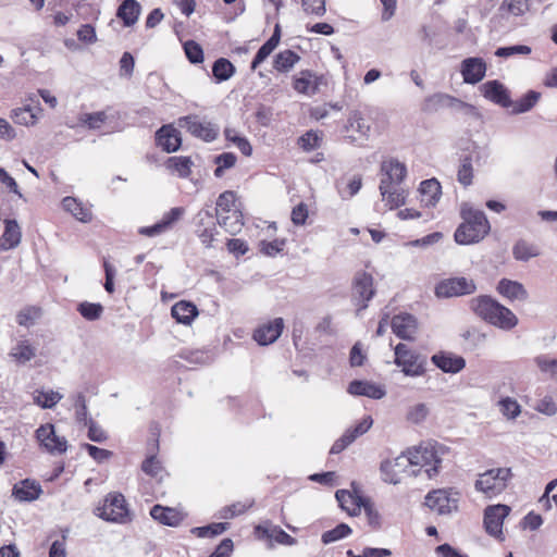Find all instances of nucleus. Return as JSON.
<instances>
[{
  "label": "nucleus",
  "instance_id": "f03ea898",
  "mask_svg": "<svg viewBox=\"0 0 557 557\" xmlns=\"http://www.w3.org/2000/svg\"><path fill=\"white\" fill-rule=\"evenodd\" d=\"M460 215L463 222L454 235L457 244H475L488 234L491 226L483 211L473 208L469 202H463L460 206Z\"/></svg>",
  "mask_w": 557,
  "mask_h": 557
},
{
  "label": "nucleus",
  "instance_id": "13d9d810",
  "mask_svg": "<svg viewBox=\"0 0 557 557\" xmlns=\"http://www.w3.org/2000/svg\"><path fill=\"white\" fill-rule=\"evenodd\" d=\"M429 412V408L425 404H416L409 408L407 420L411 423L419 424L428 418Z\"/></svg>",
  "mask_w": 557,
  "mask_h": 557
},
{
  "label": "nucleus",
  "instance_id": "58836bf2",
  "mask_svg": "<svg viewBox=\"0 0 557 557\" xmlns=\"http://www.w3.org/2000/svg\"><path fill=\"white\" fill-rule=\"evenodd\" d=\"M498 11L502 17L521 16L529 11V1L503 0Z\"/></svg>",
  "mask_w": 557,
  "mask_h": 557
},
{
  "label": "nucleus",
  "instance_id": "f8f14e48",
  "mask_svg": "<svg viewBox=\"0 0 557 557\" xmlns=\"http://www.w3.org/2000/svg\"><path fill=\"white\" fill-rule=\"evenodd\" d=\"M375 289L373 286V277L367 272H359L354 278V300L359 307L358 311L364 310L369 301L373 298Z\"/></svg>",
  "mask_w": 557,
  "mask_h": 557
},
{
  "label": "nucleus",
  "instance_id": "cd10ccee",
  "mask_svg": "<svg viewBox=\"0 0 557 557\" xmlns=\"http://www.w3.org/2000/svg\"><path fill=\"white\" fill-rule=\"evenodd\" d=\"M497 292L504 296L505 298L513 301L520 300L524 301L528 299L529 294L525 287L517 281H511L508 278H503L498 282Z\"/></svg>",
  "mask_w": 557,
  "mask_h": 557
},
{
  "label": "nucleus",
  "instance_id": "412c9836",
  "mask_svg": "<svg viewBox=\"0 0 557 557\" xmlns=\"http://www.w3.org/2000/svg\"><path fill=\"white\" fill-rule=\"evenodd\" d=\"M150 516L159 523L173 528L178 527L186 517L183 511L176 508L161 505H154L150 510Z\"/></svg>",
  "mask_w": 557,
  "mask_h": 557
},
{
  "label": "nucleus",
  "instance_id": "8fccbe9b",
  "mask_svg": "<svg viewBox=\"0 0 557 557\" xmlns=\"http://www.w3.org/2000/svg\"><path fill=\"white\" fill-rule=\"evenodd\" d=\"M351 533V529L346 523H341L334 529L326 531L322 534V542L324 544H331L338 540L348 536Z\"/></svg>",
  "mask_w": 557,
  "mask_h": 557
},
{
  "label": "nucleus",
  "instance_id": "7ed1b4c3",
  "mask_svg": "<svg viewBox=\"0 0 557 557\" xmlns=\"http://www.w3.org/2000/svg\"><path fill=\"white\" fill-rule=\"evenodd\" d=\"M444 454L445 448L436 443H422L409 449L406 456L409 467H419L418 470H412L411 474L424 473L428 479L435 478L440 473Z\"/></svg>",
  "mask_w": 557,
  "mask_h": 557
},
{
  "label": "nucleus",
  "instance_id": "b1692460",
  "mask_svg": "<svg viewBox=\"0 0 557 557\" xmlns=\"http://www.w3.org/2000/svg\"><path fill=\"white\" fill-rule=\"evenodd\" d=\"M467 103L447 94H434L424 100L423 110L428 112L437 111L444 108H466Z\"/></svg>",
  "mask_w": 557,
  "mask_h": 557
},
{
  "label": "nucleus",
  "instance_id": "79ce46f5",
  "mask_svg": "<svg viewBox=\"0 0 557 557\" xmlns=\"http://www.w3.org/2000/svg\"><path fill=\"white\" fill-rule=\"evenodd\" d=\"M541 94L534 90L528 91L523 97L516 101H511L513 114H520L530 111L540 100Z\"/></svg>",
  "mask_w": 557,
  "mask_h": 557
},
{
  "label": "nucleus",
  "instance_id": "e2e57ef3",
  "mask_svg": "<svg viewBox=\"0 0 557 557\" xmlns=\"http://www.w3.org/2000/svg\"><path fill=\"white\" fill-rule=\"evenodd\" d=\"M363 509L368 519V523L373 529H379L382 525V517L380 512L374 508L373 504L367 499L363 504Z\"/></svg>",
  "mask_w": 557,
  "mask_h": 557
},
{
  "label": "nucleus",
  "instance_id": "2f4dec72",
  "mask_svg": "<svg viewBox=\"0 0 557 557\" xmlns=\"http://www.w3.org/2000/svg\"><path fill=\"white\" fill-rule=\"evenodd\" d=\"M421 201L426 207H434L442 195V187L436 178L425 180L420 184Z\"/></svg>",
  "mask_w": 557,
  "mask_h": 557
},
{
  "label": "nucleus",
  "instance_id": "864d4df0",
  "mask_svg": "<svg viewBox=\"0 0 557 557\" xmlns=\"http://www.w3.org/2000/svg\"><path fill=\"white\" fill-rule=\"evenodd\" d=\"M74 407H75V416L76 420L79 423H84L87 425L89 420H91L88 416L86 398L83 393H78L74 396Z\"/></svg>",
  "mask_w": 557,
  "mask_h": 557
},
{
  "label": "nucleus",
  "instance_id": "6ab92c4d",
  "mask_svg": "<svg viewBox=\"0 0 557 557\" xmlns=\"http://www.w3.org/2000/svg\"><path fill=\"white\" fill-rule=\"evenodd\" d=\"M482 95L490 101L504 108L511 106V100L506 87L498 81H488L480 87Z\"/></svg>",
  "mask_w": 557,
  "mask_h": 557
},
{
  "label": "nucleus",
  "instance_id": "1a4fd4ad",
  "mask_svg": "<svg viewBox=\"0 0 557 557\" xmlns=\"http://www.w3.org/2000/svg\"><path fill=\"white\" fill-rule=\"evenodd\" d=\"M178 126L186 128L193 136L206 141L214 140L219 133V128L215 125L200 120L197 115L180 117Z\"/></svg>",
  "mask_w": 557,
  "mask_h": 557
},
{
  "label": "nucleus",
  "instance_id": "0eeeda50",
  "mask_svg": "<svg viewBox=\"0 0 557 557\" xmlns=\"http://www.w3.org/2000/svg\"><path fill=\"white\" fill-rule=\"evenodd\" d=\"M460 493L454 488H438L429 492L425 505L438 515H448L458 509Z\"/></svg>",
  "mask_w": 557,
  "mask_h": 557
},
{
  "label": "nucleus",
  "instance_id": "393cba45",
  "mask_svg": "<svg viewBox=\"0 0 557 557\" xmlns=\"http://www.w3.org/2000/svg\"><path fill=\"white\" fill-rule=\"evenodd\" d=\"M432 362L446 373H458L466 367V360L453 354L440 352L431 358Z\"/></svg>",
  "mask_w": 557,
  "mask_h": 557
},
{
  "label": "nucleus",
  "instance_id": "bb28decb",
  "mask_svg": "<svg viewBox=\"0 0 557 557\" xmlns=\"http://www.w3.org/2000/svg\"><path fill=\"white\" fill-rule=\"evenodd\" d=\"M347 132H351L354 134L348 137L351 141H357L359 139L366 140L370 135V124L364 120L360 112H352L348 117V124L346 126Z\"/></svg>",
  "mask_w": 557,
  "mask_h": 557
},
{
  "label": "nucleus",
  "instance_id": "c85d7f7f",
  "mask_svg": "<svg viewBox=\"0 0 557 557\" xmlns=\"http://www.w3.org/2000/svg\"><path fill=\"white\" fill-rule=\"evenodd\" d=\"M335 496L341 508L350 516L359 515L363 504L367 502V499H363L347 490H338Z\"/></svg>",
  "mask_w": 557,
  "mask_h": 557
},
{
  "label": "nucleus",
  "instance_id": "4be33fe9",
  "mask_svg": "<svg viewBox=\"0 0 557 557\" xmlns=\"http://www.w3.org/2000/svg\"><path fill=\"white\" fill-rule=\"evenodd\" d=\"M157 145L166 152L178 150L182 144L180 132L172 125H163L156 133Z\"/></svg>",
  "mask_w": 557,
  "mask_h": 557
},
{
  "label": "nucleus",
  "instance_id": "f3484780",
  "mask_svg": "<svg viewBox=\"0 0 557 557\" xmlns=\"http://www.w3.org/2000/svg\"><path fill=\"white\" fill-rule=\"evenodd\" d=\"M391 326L396 336L406 341L413 339L418 331L417 320L409 313L395 315L392 319Z\"/></svg>",
  "mask_w": 557,
  "mask_h": 557
},
{
  "label": "nucleus",
  "instance_id": "bf43d9fd",
  "mask_svg": "<svg viewBox=\"0 0 557 557\" xmlns=\"http://www.w3.org/2000/svg\"><path fill=\"white\" fill-rule=\"evenodd\" d=\"M215 163L218 166L214 170V175L216 177H221L225 169H230L235 165L236 156L231 152H224L215 158Z\"/></svg>",
  "mask_w": 557,
  "mask_h": 557
},
{
  "label": "nucleus",
  "instance_id": "a18cd8bd",
  "mask_svg": "<svg viewBox=\"0 0 557 557\" xmlns=\"http://www.w3.org/2000/svg\"><path fill=\"white\" fill-rule=\"evenodd\" d=\"M224 135L227 141L233 143L240 152L249 157L252 152V147L246 137L240 136L234 128H225Z\"/></svg>",
  "mask_w": 557,
  "mask_h": 557
},
{
  "label": "nucleus",
  "instance_id": "c756f323",
  "mask_svg": "<svg viewBox=\"0 0 557 557\" xmlns=\"http://www.w3.org/2000/svg\"><path fill=\"white\" fill-rule=\"evenodd\" d=\"M171 314L176 320V322L190 325L191 322L198 317L199 311L196 305L193 302L181 300L172 306Z\"/></svg>",
  "mask_w": 557,
  "mask_h": 557
},
{
  "label": "nucleus",
  "instance_id": "5701e85b",
  "mask_svg": "<svg viewBox=\"0 0 557 557\" xmlns=\"http://www.w3.org/2000/svg\"><path fill=\"white\" fill-rule=\"evenodd\" d=\"M347 392L354 396H366L372 399H381L386 395L384 386L359 380L350 382Z\"/></svg>",
  "mask_w": 557,
  "mask_h": 557
},
{
  "label": "nucleus",
  "instance_id": "ddd939ff",
  "mask_svg": "<svg viewBox=\"0 0 557 557\" xmlns=\"http://www.w3.org/2000/svg\"><path fill=\"white\" fill-rule=\"evenodd\" d=\"M326 85L323 75H318L310 70H302L294 77L293 88L295 91L306 96H313L320 91V87Z\"/></svg>",
  "mask_w": 557,
  "mask_h": 557
},
{
  "label": "nucleus",
  "instance_id": "69168bd1",
  "mask_svg": "<svg viewBox=\"0 0 557 557\" xmlns=\"http://www.w3.org/2000/svg\"><path fill=\"white\" fill-rule=\"evenodd\" d=\"M320 140H321V138L319 137V135L317 133L307 132L299 138L298 143H299V146L304 150L310 151L320 146Z\"/></svg>",
  "mask_w": 557,
  "mask_h": 557
},
{
  "label": "nucleus",
  "instance_id": "2eb2a0df",
  "mask_svg": "<svg viewBox=\"0 0 557 557\" xmlns=\"http://www.w3.org/2000/svg\"><path fill=\"white\" fill-rule=\"evenodd\" d=\"M408 459L406 456H398L394 459L382 461L380 471L382 480L389 484H399L401 481V473L407 471Z\"/></svg>",
  "mask_w": 557,
  "mask_h": 557
},
{
  "label": "nucleus",
  "instance_id": "dca6fc26",
  "mask_svg": "<svg viewBox=\"0 0 557 557\" xmlns=\"http://www.w3.org/2000/svg\"><path fill=\"white\" fill-rule=\"evenodd\" d=\"M36 435L38 441L48 451L62 454L66 450L65 438L55 434L54 426L52 424L41 425L36 431Z\"/></svg>",
  "mask_w": 557,
  "mask_h": 557
},
{
  "label": "nucleus",
  "instance_id": "39448f33",
  "mask_svg": "<svg viewBox=\"0 0 557 557\" xmlns=\"http://www.w3.org/2000/svg\"><path fill=\"white\" fill-rule=\"evenodd\" d=\"M512 478L510 468H493L479 474L474 488L486 498H494L502 494Z\"/></svg>",
  "mask_w": 557,
  "mask_h": 557
},
{
  "label": "nucleus",
  "instance_id": "4d7b16f0",
  "mask_svg": "<svg viewBox=\"0 0 557 557\" xmlns=\"http://www.w3.org/2000/svg\"><path fill=\"white\" fill-rule=\"evenodd\" d=\"M502 413L508 419L517 418L521 412V407L513 398L506 397L499 401Z\"/></svg>",
  "mask_w": 557,
  "mask_h": 557
},
{
  "label": "nucleus",
  "instance_id": "7c9ffc66",
  "mask_svg": "<svg viewBox=\"0 0 557 557\" xmlns=\"http://www.w3.org/2000/svg\"><path fill=\"white\" fill-rule=\"evenodd\" d=\"M541 255L542 250L537 244L523 238L518 239L512 246V256L517 261L528 262Z\"/></svg>",
  "mask_w": 557,
  "mask_h": 557
},
{
  "label": "nucleus",
  "instance_id": "49530a36",
  "mask_svg": "<svg viewBox=\"0 0 557 557\" xmlns=\"http://www.w3.org/2000/svg\"><path fill=\"white\" fill-rule=\"evenodd\" d=\"M62 399V395L59 392L50 391H41L38 392L34 401L41 408H52Z\"/></svg>",
  "mask_w": 557,
  "mask_h": 557
},
{
  "label": "nucleus",
  "instance_id": "3c124183",
  "mask_svg": "<svg viewBox=\"0 0 557 557\" xmlns=\"http://www.w3.org/2000/svg\"><path fill=\"white\" fill-rule=\"evenodd\" d=\"M78 121L86 124L90 129H98L107 121V114L104 111L82 113Z\"/></svg>",
  "mask_w": 557,
  "mask_h": 557
},
{
  "label": "nucleus",
  "instance_id": "4468645a",
  "mask_svg": "<svg viewBox=\"0 0 557 557\" xmlns=\"http://www.w3.org/2000/svg\"><path fill=\"white\" fill-rule=\"evenodd\" d=\"M185 209L175 207L165 212L162 219L151 226L141 227L139 233L145 236L153 237L163 234L171 228L183 218Z\"/></svg>",
  "mask_w": 557,
  "mask_h": 557
},
{
  "label": "nucleus",
  "instance_id": "5fc2aeb1",
  "mask_svg": "<svg viewBox=\"0 0 557 557\" xmlns=\"http://www.w3.org/2000/svg\"><path fill=\"white\" fill-rule=\"evenodd\" d=\"M184 51L190 63L198 64L203 62V50L198 42L194 40L186 41L184 44Z\"/></svg>",
  "mask_w": 557,
  "mask_h": 557
},
{
  "label": "nucleus",
  "instance_id": "680f3d73",
  "mask_svg": "<svg viewBox=\"0 0 557 557\" xmlns=\"http://www.w3.org/2000/svg\"><path fill=\"white\" fill-rule=\"evenodd\" d=\"M302 9L308 14L322 16L325 9V0H301Z\"/></svg>",
  "mask_w": 557,
  "mask_h": 557
},
{
  "label": "nucleus",
  "instance_id": "473e14b6",
  "mask_svg": "<svg viewBox=\"0 0 557 557\" xmlns=\"http://www.w3.org/2000/svg\"><path fill=\"white\" fill-rule=\"evenodd\" d=\"M256 532L281 545L293 546L296 544V540L277 525H257Z\"/></svg>",
  "mask_w": 557,
  "mask_h": 557
},
{
  "label": "nucleus",
  "instance_id": "f257e3e1",
  "mask_svg": "<svg viewBox=\"0 0 557 557\" xmlns=\"http://www.w3.org/2000/svg\"><path fill=\"white\" fill-rule=\"evenodd\" d=\"M407 175L408 171L404 162L393 157L382 160L379 172V190L389 210L406 203L408 197V188L405 186Z\"/></svg>",
  "mask_w": 557,
  "mask_h": 557
},
{
  "label": "nucleus",
  "instance_id": "20e7f679",
  "mask_svg": "<svg viewBox=\"0 0 557 557\" xmlns=\"http://www.w3.org/2000/svg\"><path fill=\"white\" fill-rule=\"evenodd\" d=\"M470 307L481 319L499 329L511 330L518 324V319L510 309L488 296L472 298Z\"/></svg>",
  "mask_w": 557,
  "mask_h": 557
},
{
  "label": "nucleus",
  "instance_id": "a878e982",
  "mask_svg": "<svg viewBox=\"0 0 557 557\" xmlns=\"http://www.w3.org/2000/svg\"><path fill=\"white\" fill-rule=\"evenodd\" d=\"M42 490L39 483L25 479L15 484L12 490V495L20 502H33L39 498Z\"/></svg>",
  "mask_w": 557,
  "mask_h": 557
},
{
  "label": "nucleus",
  "instance_id": "0e129e2a",
  "mask_svg": "<svg viewBox=\"0 0 557 557\" xmlns=\"http://www.w3.org/2000/svg\"><path fill=\"white\" fill-rule=\"evenodd\" d=\"M251 505L252 503H236L231 506H226L220 511V517L223 519H232L238 515L244 513L249 507H251Z\"/></svg>",
  "mask_w": 557,
  "mask_h": 557
},
{
  "label": "nucleus",
  "instance_id": "f704fd0d",
  "mask_svg": "<svg viewBox=\"0 0 557 557\" xmlns=\"http://www.w3.org/2000/svg\"><path fill=\"white\" fill-rule=\"evenodd\" d=\"M41 114V108L37 103L36 106L25 104L22 108H17L13 111V120L15 123L30 126L36 124L37 120Z\"/></svg>",
  "mask_w": 557,
  "mask_h": 557
},
{
  "label": "nucleus",
  "instance_id": "6e6552de",
  "mask_svg": "<svg viewBox=\"0 0 557 557\" xmlns=\"http://www.w3.org/2000/svg\"><path fill=\"white\" fill-rule=\"evenodd\" d=\"M96 515L110 522L125 523L128 520V508L122 494H109L103 504L96 508Z\"/></svg>",
  "mask_w": 557,
  "mask_h": 557
},
{
  "label": "nucleus",
  "instance_id": "e433bc0d",
  "mask_svg": "<svg viewBox=\"0 0 557 557\" xmlns=\"http://www.w3.org/2000/svg\"><path fill=\"white\" fill-rule=\"evenodd\" d=\"M140 14V4L136 0H124L117 9L116 16L126 27L134 25Z\"/></svg>",
  "mask_w": 557,
  "mask_h": 557
},
{
  "label": "nucleus",
  "instance_id": "72a5a7b5",
  "mask_svg": "<svg viewBox=\"0 0 557 557\" xmlns=\"http://www.w3.org/2000/svg\"><path fill=\"white\" fill-rule=\"evenodd\" d=\"M219 224L232 235L239 233L244 226L243 213L239 209H232L228 213L216 215Z\"/></svg>",
  "mask_w": 557,
  "mask_h": 557
},
{
  "label": "nucleus",
  "instance_id": "338daca9",
  "mask_svg": "<svg viewBox=\"0 0 557 557\" xmlns=\"http://www.w3.org/2000/svg\"><path fill=\"white\" fill-rule=\"evenodd\" d=\"M534 409L540 413L548 417L555 416L557 413V406L550 396H546L539 400Z\"/></svg>",
  "mask_w": 557,
  "mask_h": 557
},
{
  "label": "nucleus",
  "instance_id": "de8ad7c7",
  "mask_svg": "<svg viewBox=\"0 0 557 557\" xmlns=\"http://www.w3.org/2000/svg\"><path fill=\"white\" fill-rule=\"evenodd\" d=\"M232 209H239L235 194L230 190L222 193L216 201V215L228 213Z\"/></svg>",
  "mask_w": 557,
  "mask_h": 557
},
{
  "label": "nucleus",
  "instance_id": "c9c22d12",
  "mask_svg": "<svg viewBox=\"0 0 557 557\" xmlns=\"http://www.w3.org/2000/svg\"><path fill=\"white\" fill-rule=\"evenodd\" d=\"M300 61V55L293 50L280 51L273 59V69L278 73H288Z\"/></svg>",
  "mask_w": 557,
  "mask_h": 557
},
{
  "label": "nucleus",
  "instance_id": "09e8293b",
  "mask_svg": "<svg viewBox=\"0 0 557 557\" xmlns=\"http://www.w3.org/2000/svg\"><path fill=\"white\" fill-rule=\"evenodd\" d=\"M227 529V523L218 522L206 527L191 529V533L198 537H212L222 534Z\"/></svg>",
  "mask_w": 557,
  "mask_h": 557
},
{
  "label": "nucleus",
  "instance_id": "4c0bfd02",
  "mask_svg": "<svg viewBox=\"0 0 557 557\" xmlns=\"http://www.w3.org/2000/svg\"><path fill=\"white\" fill-rule=\"evenodd\" d=\"M21 228L16 221L7 220L5 230L1 237V247L5 250L16 247L21 242Z\"/></svg>",
  "mask_w": 557,
  "mask_h": 557
},
{
  "label": "nucleus",
  "instance_id": "6e6d98bb",
  "mask_svg": "<svg viewBox=\"0 0 557 557\" xmlns=\"http://www.w3.org/2000/svg\"><path fill=\"white\" fill-rule=\"evenodd\" d=\"M78 311L85 319L95 321L101 317L103 308L100 304L85 301L78 306Z\"/></svg>",
  "mask_w": 557,
  "mask_h": 557
},
{
  "label": "nucleus",
  "instance_id": "774afa93",
  "mask_svg": "<svg viewBox=\"0 0 557 557\" xmlns=\"http://www.w3.org/2000/svg\"><path fill=\"white\" fill-rule=\"evenodd\" d=\"M535 363L542 372L557 374V359H552L547 356H539L535 358Z\"/></svg>",
  "mask_w": 557,
  "mask_h": 557
},
{
  "label": "nucleus",
  "instance_id": "a211bd4d",
  "mask_svg": "<svg viewBox=\"0 0 557 557\" xmlns=\"http://www.w3.org/2000/svg\"><path fill=\"white\" fill-rule=\"evenodd\" d=\"M461 74L467 84L481 82L486 73V63L481 58H467L461 62Z\"/></svg>",
  "mask_w": 557,
  "mask_h": 557
},
{
  "label": "nucleus",
  "instance_id": "9d476101",
  "mask_svg": "<svg viewBox=\"0 0 557 557\" xmlns=\"http://www.w3.org/2000/svg\"><path fill=\"white\" fill-rule=\"evenodd\" d=\"M476 286L472 280L467 277H453L442 281L435 287L437 297L449 298L472 294Z\"/></svg>",
  "mask_w": 557,
  "mask_h": 557
},
{
  "label": "nucleus",
  "instance_id": "423d86ee",
  "mask_svg": "<svg viewBox=\"0 0 557 557\" xmlns=\"http://www.w3.org/2000/svg\"><path fill=\"white\" fill-rule=\"evenodd\" d=\"M394 363L401 368L407 376H421L425 373L426 358L410 349L406 344H398L394 348Z\"/></svg>",
  "mask_w": 557,
  "mask_h": 557
},
{
  "label": "nucleus",
  "instance_id": "052dcab7",
  "mask_svg": "<svg viewBox=\"0 0 557 557\" xmlns=\"http://www.w3.org/2000/svg\"><path fill=\"white\" fill-rule=\"evenodd\" d=\"M284 246H285L284 239H275L273 242L262 240L259 244L260 251L263 255L269 256V257H274L278 252H281L283 250Z\"/></svg>",
  "mask_w": 557,
  "mask_h": 557
},
{
  "label": "nucleus",
  "instance_id": "a19ab883",
  "mask_svg": "<svg viewBox=\"0 0 557 557\" xmlns=\"http://www.w3.org/2000/svg\"><path fill=\"white\" fill-rule=\"evenodd\" d=\"M193 165V161L189 157H170L165 166L169 171L176 173L180 177L186 178L190 174V169Z\"/></svg>",
  "mask_w": 557,
  "mask_h": 557
},
{
  "label": "nucleus",
  "instance_id": "aec40b11",
  "mask_svg": "<svg viewBox=\"0 0 557 557\" xmlns=\"http://www.w3.org/2000/svg\"><path fill=\"white\" fill-rule=\"evenodd\" d=\"M284 321L276 318L273 321L261 325L253 333L255 341L260 345H269L274 343L282 334Z\"/></svg>",
  "mask_w": 557,
  "mask_h": 557
},
{
  "label": "nucleus",
  "instance_id": "ea45409f",
  "mask_svg": "<svg viewBox=\"0 0 557 557\" xmlns=\"http://www.w3.org/2000/svg\"><path fill=\"white\" fill-rule=\"evenodd\" d=\"M62 207L65 211L70 212L75 219L81 222H89L91 220V212L85 208L77 199L73 197H65L62 200Z\"/></svg>",
  "mask_w": 557,
  "mask_h": 557
},
{
  "label": "nucleus",
  "instance_id": "603ef678",
  "mask_svg": "<svg viewBox=\"0 0 557 557\" xmlns=\"http://www.w3.org/2000/svg\"><path fill=\"white\" fill-rule=\"evenodd\" d=\"M473 178V168L471 158L466 157L461 160V164L458 169L457 180L463 186H470Z\"/></svg>",
  "mask_w": 557,
  "mask_h": 557
},
{
  "label": "nucleus",
  "instance_id": "37998d69",
  "mask_svg": "<svg viewBox=\"0 0 557 557\" xmlns=\"http://www.w3.org/2000/svg\"><path fill=\"white\" fill-rule=\"evenodd\" d=\"M10 356L17 362L25 363L35 357V348L27 341H20L12 347Z\"/></svg>",
  "mask_w": 557,
  "mask_h": 557
},
{
  "label": "nucleus",
  "instance_id": "9b49d317",
  "mask_svg": "<svg viewBox=\"0 0 557 557\" xmlns=\"http://www.w3.org/2000/svg\"><path fill=\"white\" fill-rule=\"evenodd\" d=\"M510 507L503 504L487 506L484 510V527L486 532L497 539L503 535V523L510 512Z\"/></svg>",
  "mask_w": 557,
  "mask_h": 557
},
{
  "label": "nucleus",
  "instance_id": "c03bdc74",
  "mask_svg": "<svg viewBox=\"0 0 557 557\" xmlns=\"http://www.w3.org/2000/svg\"><path fill=\"white\" fill-rule=\"evenodd\" d=\"M212 73L218 82H224L234 75L235 66L227 59L220 58L213 63Z\"/></svg>",
  "mask_w": 557,
  "mask_h": 557
}]
</instances>
